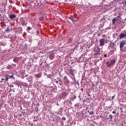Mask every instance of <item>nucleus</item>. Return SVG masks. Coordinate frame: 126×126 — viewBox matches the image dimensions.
Here are the masks:
<instances>
[{
    "mask_svg": "<svg viewBox=\"0 0 126 126\" xmlns=\"http://www.w3.org/2000/svg\"><path fill=\"white\" fill-rule=\"evenodd\" d=\"M28 30H31V28L30 27H28Z\"/></svg>",
    "mask_w": 126,
    "mask_h": 126,
    "instance_id": "obj_19",
    "label": "nucleus"
},
{
    "mask_svg": "<svg viewBox=\"0 0 126 126\" xmlns=\"http://www.w3.org/2000/svg\"><path fill=\"white\" fill-rule=\"evenodd\" d=\"M104 58H107V55L104 54Z\"/></svg>",
    "mask_w": 126,
    "mask_h": 126,
    "instance_id": "obj_22",
    "label": "nucleus"
},
{
    "mask_svg": "<svg viewBox=\"0 0 126 126\" xmlns=\"http://www.w3.org/2000/svg\"><path fill=\"white\" fill-rule=\"evenodd\" d=\"M56 83H59V81H56Z\"/></svg>",
    "mask_w": 126,
    "mask_h": 126,
    "instance_id": "obj_31",
    "label": "nucleus"
},
{
    "mask_svg": "<svg viewBox=\"0 0 126 126\" xmlns=\"http://www.w3.org/2000/svg\"><path fill=\"white\" fill-rule=\"evenodd\" d=\"M2 80H3V78H2Z\"/></svg>",
    "mask_w": 126,
    "mask_h": 126,
    "instance_id": "obj_37",
    "label": "nucleus"
},
{
    "mask_svg": "<svg viewBox=\"0 0 126 126\" xmlns=\"http://www.w3.org/2000/svg\"><path fill=\"white\" fill-rule=\"evenodd\" d=\"M64 80H65V79H67V78H66V76H64Z\"/></svg>",
    "mask_w": 126,
    "mask_h": 126,
    "instance_id": "obj_20",
    "label": "nucleus"
},
{
    "mask_svg": "<svg viewBox=\"0 0 126 126\" xmlns=\"http://www.w3.org/2000/svg\"><path fill=\"white\" fill-rule=\"evenodd\" d=\"M20 88H22V87L21 86V87H20Z\"/></svg>",
    "mask_w": 126,
    "mask_h": 126,
    "instance_id": "obj_35",
    "label": "nucleus"
},
{
    "mask_svg": "<svg viewBox=\"0 0 126 126\" xmlns=\"http://www.w3.org/2000/svg\"><path fill=\"white\" fill-rule=\"evenodd\" d=\"M35 76H36V77H41V74H37L35 75Z\"/></svg>",
    "mask_w": 126,
    "mask_h": 126,
    "instance_id": "obj_10",
    "label": "nucleus"
},
{
    "mask_svg": "<svg viewBox=\"0 0 126 126\" xmlns=\"http://www.w3.org/2000/svg\"><path fill=\"white\" fill-rule=\"evenodd\" d=\"M69 19L71 20V21H72L73 22H75V21H76V20H75L74 17H73V16H70L69 17Z\"/></svg>",
    "mask_w": 126,
    "mask_h": 126,
    "instance_id": "obj_6",
    "label": "nucleus"
},
{
    "mask_svg": "<svg viewBox=\"0 0 126 126\" xmlns=\"http://www.w3.org/2000/svg\"><path fill=\"white\" fill-rule=\"evenodd\" d=\"M116 20H117V18H114L112 19V23L113 24H115V21H116Z\"/></svg>",
    "mask_w": 126,
    "mask_h": 126,
    "instance_id": "obj_9",
    "label": "nucleus"
},
{
    "mask_svg": "<svg viewBox=\"0 0 126 126\" xmlns=\"http://www.w3.org/2000/svg\"><path fill=\"white\" fill-rule=\"evenodd\" d=\"M71 100H72V101H73V100H74V98L72 97V98H71Z\"/></svg>",
    "mask_w": 126,
    "mask_h": 126,
    "instance_id": "obj_25",
    "label": "nucleus"
},
{
    "mask_svg": "<svg viewBox=\"0 0 126 126\" xmlns=\"http://www.w3.org/2000/svg\"><path fill=\"white\" fill-rule=\"evenodd\" d=\"M63 110V107L60 108V110L61 111V112H62Z\"/></svg>",
    "mask_w": 126,
    "mask_h": 126,
    "instance_id": "obj_17",
    "label": "nucleus"
},
{
    "mask_svg": "<svg viewBox=\"0 0 126 126\" xmlns=\"http://www.w3.org/2000/svg\"><path fill=\"white\" fill-rule=\"evenodd\" d=\"M6 31H8V30L7 29V30H6Z\"/></svg>",
    "mask_w": 126,
    "mask_h": 126,
    "instance_id": "obj_33",
    "label": "nucleus"
},
{
    "mask_svg": "<svg viewBox=\"0 0 126 126\" xmlns=\"http://www.w3.org/2000/svg\"><path fill=\"white\" fill-rule=\"evenodd\" d=\"M81 90H82V91L83 90V89H81Z\"/></svg>",
    "mask_w": 126,
    "mask_h": 126,
    "instance_id": "obj_36",
    "label": "nucleus"
},
{
    "mask_svg": "<svg viewBox=\"0 0 126 126\" xmlns=\"http://www.w3.org/2000/svg\"><path fill=\"white\" fill-rule=\"evenodd\" d=\"M13 92H15V91H13Z\"/></svg>",
    "mask_w": 126,
    "mask_h": 126,
    "instance_id": "obj_32",
    "label": "nucleus"
},
{
    "mask_svg": "<svg viewBox=\"0 0 126 126\" xmlns=\"http://www.w3.org/2000/svg\"><path fill=\"white\" fill-rule=\"evenodd\" d=\"M57 106H59V104H57Z\"/></svg>",
    "mask_w": 126,
    "mask_h": 126,
    "instance_id": "obj_38",
    "label": "nucleus"
},
{
    "mask_svg": "<svg viewBox=\"0 0 126 126\" xmlns=\"http://www.w3.org/2000/svg\"><path fill=\"white\" fill-rule=\"evenodd\" d=\"M94 114V112L93 111H91L90 112V115H93Z\"/></svg>",
    "mask_w": 126,
    "mask_h": 126,
    "instance_id": "obj_14",
    "label": "nucleus"
},
{
    "mask_svg": "<svg viewBox=\"0 0 126 126\" xmlns=\"http://www.w3.org/2000/svg\"><path fill=\"white\" fill-rule=\"evenodd\" d=\"M68 103H69V104H71V102L70 101H68Z\"/></svg>",
    "mask_w": 126,
    "mask_h": 126,
    "instance_id": "obj_29",
    "label": "nucleus"
},
{
    "mask_svg": "<svg viewBox=\"0 0 126 126\" xmlns=\"http://www.w3.org/2000/svg\"><path fill=\"white\" fill-rule=\"evenodd\" d=\"M73 98H74V99H76V96L74 95Z\"/></svg>",
    "mask_w": 126,
    "mask_h": 126,
    "instance_id": "obj_27",
    "label": "nucleus"
},
{
    "mask_svg": "<svg viewBox=\"0 0 126 126\" xmlns=\"http://www.w3.org/2000/svg\"><path fill=\"white\" fill-rule=\"evenodd\" d=\"M109 117L110 119H113V115H110L109 116Z\"/></svg>",
    "mask_w": 126,
    "mask_h": 126,
    "instance_id": "obj_13",
    "label": "nucleus"
},
{
    "mask_svg": "<svg viewBox=\"0 0 126 126\" xmlns=\"http://www.w3.org/2000/svg\"><path fill=\"white\" fill-rule=\"evenodd\" d=\"M63 119L64 120V121H65V118L63 117Z\"/></svg>",
    "mask_w": 126,
    "mask_h": 126,
    "instance_id": "obj_28",
    "label": "nucleus"
},
{
    "mask_svg": "<svg viewBox=\"0 0 126 126\" xmlns=\"http://www.w3.org/2000/svg\"><path fill=\"white\" fill-rule=\"evenodd\" d=\"M43 19H44V17H41L40 18V20H43Z\"/></svg>",
    "mask_w": 126,
    "mask_h": 126,
    "instance_id": "obj_18",
    "label": "nucleus"
},
{
    "mask_svg": "<svg viewBox=\"0 0 126 126\" xmlns=\"http://www.w3.org/2000/svg\"><path fill=\"white\" fill-rule=\"evenodd\" d=\"M6 68H7V69H10V68H11V65H8Z\"/></svg>",
    "mask_w": 126,
    "mask_h": 126,
    "instance_id": "obj_11",
    "label": "nucleus"
},
{
    "mask_svg": "<svg viewBox=\"0 0 126 126\" xmlns=\"http://www.w3.org/2000/svg\"><path fill=\"white\" fill-rule=\"evenodd\" d=\"M99 46H100V47H102V46H104L105 45V40L103 38L100 39L99 40Z\"/></svg>",
    "mask_w": 126,
    "mask_h": 126,
    "instance_id": "obj_3",
    "label": "nucleus"
},
{
    "mask_svg": "<svg viewBox=\"0 0 126 126\" xmlns=\"http://www.w3.org/2000/svg\"><path fill=\"white\" fill-rule=\"evenodd\" d=\"M33 122H37V120H34Z\"/></svg>",
    "mask_w": 126,
    "mask_h": 126,
    "instance_id": "obj_30",
    "label": "nucleus"
},
{
    "mask_svg": "<svg viewBox=\"0 0 126 126\" xmlns=\"http://www.w3.org/2000/svg\"><path fill=\"white\" fill-rule=\"evenodd\" d=\"M114 98H115V95H113V96H112V99H114Z\"/></svg>",
    "mask_w": 126,
    "mask_h": 126,
    "instance_id": "obj_26",
    "label": "nucleus"
},
{
    "mask_svg": "<svg viewBox=\"0 0 126 126\" xmlns=\"http://www.w3.org/2000/svg\"><path fill=\"white\" fill-rule=\"evenodd\" d=\"M94 56H97V55H99L100 54V49L98 47H96L94 49Z\"/></svg>",
    "mask_w": 126,
    "mask_h": 126,
    "instance_id": "obj_2",
    "label": "nucleus"
},
{
    "mask_svg": "<svg viewBox=\"0 0 126 126\" xmlns=\"http://www.w3.org/2000/svg\"><path fill=\"white\" fill-rule=\"evenodd\" d=\"M112 114H116V111H113Z\"/></svg>",
    "mask_w": 126,
    "mask_h": 126,
    "instance_id": "obj_23",
    "label": "nucleus"
},
{
    "mask_svg": "<svg viewBox=\"0 0 126 126\" xmlns=\"http://www.w3.org/2000/svg\"><path fill=\"white\" fill-rule=\"evenodd\" d=\"M126 34L125 33H121L119 35L120 39H123V38H125L126 37Z\"/></svg>",
    "mask_w": 126,
    "mask_h": 126,
    "instance_id": "obj_5",
    "label": "nucleus"
},
{
    "mask_svg": "<svg viewBox=\"0 0 126 126\" xmlns=\"http://www.w3.org/2000/svg\"><path fill=\"white\" fill-rule=\"evenodd\" d=\"M114 63H116V61L115 60H111L110 62H107L106 63L107 66H111V65H113V64H114Z\"/></svg>",
    "mask_w": 126,
    "mask_h": 126,
    "instance_id": "obj_1",
    "label": "nucleus"
},
{
    "mask_svg": "<svg viewBox=\"0 0 126 126\" xmlns=\"http://www.w3.org/2000/svg\"><path fill=\"white\" fill-rule=\"evenodd\" d=\"M9 78H13V79H14V77H13V75H12L9 76Z\"/></svg>",
    "mask_w": 126,
    "mask_h": 126,
    "instance_id": "obj_12",
    "label": "nucleus"
},
{
    "mask_svg": "<svg viewBox=\"0 0 126 126\" xmlns=\"http://www.w3.org/2000/svg\"><path fill=\"white\" fill-rule=\"evenodd\" d=\"M15 59H14V62H15Z\"/></svg>",
    "mask_w": 126,
    "mask_h": 126,
    "instance_id": "obj_34",
    "label": "nucleus"
},
{
    "mask_svg": "<svg viewBox=\"0 0 126 126\" xmlns=\"http://www.w3.org/2000/svg\"><path fill=\"white\" fill-rule=\"evenodd\" d=\"M123 3H124V4H125V5H126V0H124V1H123Z\"/></svg>",
    "mask_w": 126,
    "mask_h": 126,
    "instance_id": "obj_15",
    "label": "nucleus"
},
{
    "mask_svg": "<svg viewBox=\"0 0 126 126\" xmlns=\"http://www.w3.org/2000/svg\"><path fill=\"white\" fill-rule=\"evenodd\" d=\"M26 76H27V75H26Z\"/></svg>",
    "mask_w": 126,
    "mask_h": 126,
    "instance_id": "obj_39",
    "label": "nucleus"
},
{
    "mask_svg": "<svg viewBox=\"0 0 126 126\" xmlns=\"http://www.w3.org/2000/svg\"><path fill=\"white\" fill-rule=\"evenodd\" d=\"M8 78H9V77H5V80H6V81H7V80H8Z\"/></svg>",
    "mask_w": 126,
    "mask_h": 126,
    "instance_id": "obj_16",
    "label": "nucleus"
},
{
    "mask_svg": "<svg viewBox=\"0 0 126 126\" xmlns=\"http://www.w3.org/2000/svg\"><path fill=\"white\" fill-rule=\"evenodd\" d=\"M102 37H106V35H105V34H103V35H102Z\"/></svg>",
    "mask_w": 126,
    "mask_h": 126,
    "instance_id": "obj_21",
    "label": "nucleus"
},
{
    "mask_svg": "<svg viewBox=\"0 0 126 126\" xmlns=\"http://www.w3.org/2000/svg\"><path fill=\"white\" fill-rule=\"evenodd\" d=\"M10 87H14L13 85H10Z\"/></svg>",
    "mask_w": 126,
    "mask_h": 126,
    "instance_id": "obj_24",
    "label": "nucleus"
},
{
    "mask_svg": "<svg viewBox=\"0 0 126 126\" xmlns=\"http://www.w3.org/2000/svg\"><path fill=\"white\" fill-rule=\"evenodd\" d=\"M69 82L68 81V79H65L64 80V84H65L66 85H67V84H68Z\"/></svg>",
    "mask_w": 126,
    "mask_h": 126,
    "instance_id": "obj_7",
    "label": "nucleus"
},
{
    "mask_svg": "<svg viewBox=\"0 0 126 126\" xmlns=\"http://www.w3.org/2000/svg\"><path fill=\"white\" fill-rule=\"evenodd\" d=\"M9 17L10 19H12V18H14L15 17V15H11Z\"/></svg>",
    "mask_w": 126,
    "mask_h": 126,
    "instance_id": "obj_8",
    "label": "nucleus"
},
{
    "mask_svg": "<svg viewBox=\"0 0 126 126\" xmlns=\"http://www.w3.org/2000/svg\"><path fill=\"white\" fill-rule=\"evenodd\" d=\"M125 44H126V41L125 40L122 41L120 42V49H122V48H123V47H124V46H125Z\"/></svg>",
    "mask_w": 126,
    "mask_h": 126,
    "instance_id": "obj_4",
    "label": "nucleus"
}]
</instances>
